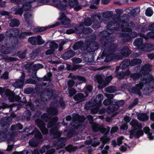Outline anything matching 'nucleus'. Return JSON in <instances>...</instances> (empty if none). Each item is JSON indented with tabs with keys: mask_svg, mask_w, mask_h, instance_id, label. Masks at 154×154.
<instances>
[{
	"mask_svg": "<svg viewBox=\"0 0 154 154\" xmlns=\"http://www.w3.org/2000/svg\"><path fill=\"white\" fill-rule=\"evenodd\" d=\"M41 118L46 122H48L51 119V115L48 113H44L41 116Z\"/></svg>",
	"mask_w": 154,
	"mask_h": 154,
	"instance_id": "nucleus-40",
	"label": "nucleus"
},
{
	"mask_svg": "<svg viewBox=\"0 0 154 154\" xmlns=\"http://www.w3.org/2000/svg\"><path fill=\"white\" fill-rule=\"evenodd\" d=\"M153 89V88L152 87H146V88H145L144 89L143 93L146 95H149L152 91Z\"/></svg>",
	"mask_w": 154,
	"mask_h": 154,
	"instance_id": "nucleus-47",
	"label": "nucleus"
},
{
	"mask_svg": "<svg viewBox=\"0 0 154 154\" xmlns=\"http://www.w3.org/2000/svg\"><path fill=\"white\" fill-rule=\"evenodd\" d=\"M153 11L151 8L149 7L147 8L146 10L145 14L147 17H151L153 14Z\"/></svg>",
	"mask_w": 154,
	"mask_h": 154,
	"instance_id": "nucleus-45",
	"label": "nucleus"
},
{
	"mask_svg": "<svg viewBox=\"0 0 154 154\" xmlns=\"http://www.w3.org/2000/svg\"><path fill=\"white\" fill-rule=\"evenodd\" d=\"M35 91L33 88L31 87H28L24 89V92L25 94H34Z\"/></svg>",
	"mask_w": 154,
	"mask_h": 154,
	"instance_id": "nucleus-42",
	"label": "nucleus"
},
{
	"mask_svg": "<svg viewBox=\"0 0 154 154\" xmlns=\"http://www.w3.org/2000/svg\"><path fill=\"white\" fill-rule=\"evenodd\" d=\"M85 94L87 96L89 93L91 92L93 89V86L91 84L86 85L85 88Z\"/></svg>",
	"mask_w": 154,
	"mask_h": 154,
	"instance_id": "nucleus-32",
	"label": "nucleus"
},
{
	"mask_svg": "<svg viewBox=\"0 0 154 154\" xmlns=\"http://www.w3.org/2000/svg\"><path fill=\"white\" fill-rule=\"evenodd\" d=\"M57 102L56 101H52L51 103V106L48 107L46 111L51 116H54L58 112V109L55 107H57Z\"/></svg>",
	"mask_w": 154,
	"mask_h": 154,
	"instance_id": "nucleus-12",
	"label": "nucleus"
},
{
	"mask_svg": "<svg viewBox=\"0 0 154 154\" xmlns=\"http://www.w3.org/2000/svg\"><path fill=\"white\" fill-rule=\"evenodd\" d=\"M61 22L62 25H67L70 24L71 21L70 19L66 17V18L61 21Z\"/></svg>",
	"mask_w": 154,
	"mask_h": 154,
	"instance_id": "nucleus-57",
	"label": "nucleus"
},
{
	"mask_svg": "<svg viewBox=\"0 0 154 154\" xmlns=\"http://www.w3.org/2000/svg\"><path fill=\"white\" fill-rule=\"evenodd\" d=\"M77 91L73 88H70L69 90V96L71 97L73 96L74 94L76 93Z\"/></svg>",
	"mask_w": 154,
	"mask_h": 154,
	"instance_id": "nucleus-63",
	"label": "nucleus"
},
{
	"mask_svg": "<svg viewBox=\"0 0 154 154\" xmlns=\"http://www.w3.org/2000/svg\"><path fill=\"white\" fill-rule=\"evenodd\" d=\"M58 120V118L57 116H55L51 119L48 122L47 124V127L48 128H59L60 123H57Z\"/></svg>",
	"mask_w": 154,
	"mask_h": 154,
	"instance_id": "nucleus-14",
	"label": "nucleus"
},
{
	"mask_svg": "<svg viewBox=\"0 0 154 154\" xmlns=\"http://www.w3.org/2000/svg\"><path fill=\"white\" fill-rule=\"evenodd\" d=\"M39 54V50L35 49L33 50L29 55L31 59H34L37 57Z\"/></svg>",
	"mask_w": 154,
	"mask_h": 154,
	"instance_id": "nucleus-39",
	"label": "nucleus"
},
{
	"mask_svg": "<svg viewBox=\"0 0 154 154\" xmlns=\"http://www.w3.org/2000/svg\"><path fill=\"white\" fill-rule=\"evenodd\" d=\"M32 14H31L27 12L24 14V17L25 20L27 22L29 23V19L31 17Z\"/></svg>",
	"mask_w": 154,
	"mask_h": 154,
	"instance_id": "nucleus-56",
	"label": "nucleus"
},
{
	"mask_svg": "<svg viewBox=\"0 0 154 154\" xmlns=\"http://www.w3.org/2000/svg\"><path fill=\"white\" fill-rule=\"evenodd\" d=\"M59 103L60 106L63 109H64L66 107V104L63 100L62 98H60L59 101Z\"/></svg>",
	"mask_w": 154,
	"mask_h": 154,
	"instance_id": "nucleus-59",
	"label": "nucleus"
},
{
	"mask_svg": "<svg viewBox=\"0 0 154 154\" xmlns=\"http://www.w3.org/2000/svg\"><path fill=\"white\" fill-rule=\"evenodd\" d=\"M113 12L110 11H107L106 12H103V17L107 19L111 18L113 15Z\"/></svg>",
	"mask_w": 154,
	"mask_h": 154,
	"instance_id": "nucleus-34",
	"label": "nucleus"
},
{
	"mask_svg": "<svg viewBox=\"0 0 154 154\" xmlns=\"http://www.w3.org/2000/svg\"><path fill=\"white\" fill-rule=\"evenodd\" d=\"M115 91V88L112 86H110L106 88V92L112 93Z\"/></svg>",
	"mask_w": 154,
	"mask_h": 154,
	"instance_id": "nucleus-49",
	"label": "nucleus"
},
{
	"mask_svg": "<svg viewBox=\"0 0 154 154\" xmlns=\"http://www.w3.org/2000/svg\"><path fill=\"white\" fill-rule=\"evenodd\" d=\"M35 124L39 128L45 125L44 122L42 120L38 119L35 121Z\"/></svg>",
	"mask_w": 154,
	"mask_h": 154,
	"instance_id": "nucleus-36",
	"label": "nucleus"
},
{
	"mask_svg": "<svg viewBox=\"0 0 154 154\" xmlns=\"http://www.w3.org/2000/svg\"><path fill=\"white\" fill-rule=\"evenodd\" d=\"M114 102L115 104H112L107 107V112L108 113H111L119 109V106H122L125 103L123 100H115Z\"/></svg>",
	"mask_w": 154,
	"mask_h": 154,
	"instance_id": "nucleus-7",
	"label": "nucleus"
},
{
	"mask_svg": "<svg viewBox=\"0 0 154 154\" xmlns=\"http://www.w3.org/2000/svg\"><path fill=\"white\" fill-rule=\"evenodd\" d=\"M37 37L32 36L29 37L28 39V41L32 45H37Z\"/></svg>",
	"mask_w": 154,
	"mask_h": 154,
	"instance_id": "nucleus-37",
	"label": "nucleus"
},
{
	"mask_svg": "<svg viewBox=\"0 0 154 154\" xmlns=\"http://www.w3.org/2000/svg\"><path fill=\"white\" fill-rule=\"evenodd\" d=\"M9 78V73L7 71H5L3 75L0 77V79H4L5 80L8 79Z\"/></svg>",
	"mask_w": 154,
	"mask_h": 154,
	"instance_id": "nucleus-58",
	"label": "nucleus"
},
{
	"mask_svg": "<svg viewBox=\"0 0 154 154\" xmlns=\"http://www.w3.org/2000/svg\"><path fill=\"white\" fill-rule=\"evenodd\" d=\"M45 126L46 125H45L39 128L41 132L43 134H47L48 133V130L46 128Z\"/></svg>",
	"mask_w": 154,
	"mask_h": 154,
	"instance_id": "nucleus-55",
	"label": "nucleus"
},
{
	"mask_svg": "<svg viewBox=\"0 0 154 154\" xmlns=\"http://www.w3.org/2000/svg\"><path fill=\"white\" fill-rule=\"evenodd\" d=\"M146 51L151 52L154 50V45L150 43L144 45L143 48Z\"/></svg>",
	"mask_w": 154,
	"mask_h": 154,
	"instance_id": "nucleus-28",
	"label": "nucleus"
},
{
	"mask_svg": "<svg viewBox=\"0 0 154 154\" xmlns=\"http://www.w3.org/2000/svg\"><path fill=\"white\" fill-rule=\"evenodd\" d=\"M142 62V60L138 58H134L131 60V66H133L136 65H140Z\"/></svg>",
	"mask_w": 154,
	"mask_h": 154,
	"instance_id": "nucleus-31",
	"label": "nucleus"
},
{
	"mask_svg": "<svg viewBox=\"0 0 154 154\" xmlns=\"http://www.w3.org/2000/svg\"><path fill=\"white\" fill-rule=\"evenodd\" d=\"M49 0H37V4L35 6V7L40 6L42 4H46L48 2Z\"/></svg>",
	"mask_w": 154,
	"mask_h": 154,
	"instance_id": "nucleus-53",
	"label": "nucleus"
},
{
	"mask_svg": "<svg viewBox=\"0 0 154 154\" xmlns=\"http://www.w3.org/2000/svg\"><path fill=\"white\" fill-rule=\"evenodd\" d=\"M144 86L143 83L141 82L139 84H136L135 86L131 88V91H129V92L141 96V90Z\"/></svg>",
	"mask_w": 154,
	"mask_h": 154,
	"instance_id": "nucleus-16",
	"label": "nucleus"
},
{
	"mask_svg": "<svg viewBox=\"0 0 154 154\" xmlns=\"http://www.w3.org/2000/svg\"><path fill=\"white\" fill-rule=\"evenodd\" d=\"M72 61L74 63H79L82 62V60L79 57H74L72 59Z\"/></svg>",
	"mask_w": 154,
	"mask_h": 154,
	"instance_id": "nucleus-60",
	"label": "nucleus"
},
{
	"mask_svg": "<svg viewBox=\"0 0 154 154\" xmlns=\"http://www.w3.org/2000/svg\"><path fill=\"white\" fill-rule=\"evenodd\" d=\"M137 33L135 32H134L130 34L125 32H121L120 34V35L121 37H123L122 40L123 42L125 43L131 42L132 38H134L137 36Z\"/></svg>",
	"mask_w": 154,
	"mask_h": 154,
	"instance_id": "nucleus-9",
	"label": "nucleus"
},
{
	"mask_svg": "<svg viewBox=\"0 0 154 154\" xmlns=\"http://www.w3.org/2000/svg\"><path fill=\"white\" fill-rule=\"evenodd\" d=\"M90 42L89 44L84 43L82 41H78L76 42L73 45L72 48L75 50L80 49L81 51H84L89 48L91 46Z\"/></svg>",
	"mask_w": 154,
	"mask_h": 154,
	"instance_id": "nucleus-10",
	"label": "nucleus"
},
{
	"mask_svg": "<svg viewBox=\"0 0 154 154\" xmlns=\"http://www.w3.org/2000/svg\"><path fill=\"white\" fill-rule=\"evenodd\" d=\"M122 63L124 66L128 67L129 65L131 66V60L129 59H126L123 60Z\"/></svg>",
	"mask_w": 154,
	"mask_h": 154,
	"instance_id": "nucleus-61",
	"label": "nucleus"
},
{
	"mask_svg": "<svg viewBox=\"0 0 154 154\" xmlns=\"http://www.w3.org/2000/svg\"><path fill=\"white\" fill-rule=\"evenodd\" d=\"M76 32L77 33H82L88 34L92 32V29L89 27L85 28L84 26H80L75 28Z\"/></svg>",
	"mask_w": 154,
	"mask_h": 154,
	"instance_id": "nucleus-13",
	"label": "nucleus"
},
{
	"mask_svg": "<svg viewBox=\"0 0 154 154\" xmlns=\"http://www.w3.org/2000/svg\"><path fill=\"white\" fill-rule=\"evenodd\" d=\"M19 31L17 29H10L9 31H7L5 34L6 36L11 37H13L14 41H11L12 45L16 46L17 45L18 41L16 36L19 35Z\"/></svg>",
	"mask_w": 154,
	"mask_h": 154,
	"instance_id": "nucleus-8",
	"label": "nucleus"
},
{
	"mask_svg": "<svg viewBox=\"0 0 154 154\" xmlns=\"http://www.w3.org/2000/svg\"><path fill=\"white\" fill-rule=\"evenodd\" d=\"M30 6L29 7H27L25 5L23 4L22 8L15 9V14L19 15L21 16L24 11H28L30 10Z\"/></svg>",
	"mask_w": 154,
	"mask_h": 154,
	"instance_id": "nucleus-20",
	"label": "nucleus"
},
{
	"mask_svg": "<svg viewBox=\"0 0 154 154\" xmlns=\"http://www.w3.org/2000/svg\"><path fill=\"white\" fill-rule=\"evenodd\" d=\"M103 96L101 94L97 95L94 99V103L97 105H100L103 100Z\"/></svg>",
	"mask_w": 154,
	"mask_h": 154,
	"instance_id": "nucleus-25",
	"label": "nucleus"
},
{
	"mask_svg": "<svg viewBox=\"0 0 154 154\" xmlns=\"http://www.w3.org/2000/svg\"><path fill=\"white\" fill-rule=\"evenodd\" d=\"M131 52V50L127 46H124L121 51V54L123 57H128L130 55Z\"/></svg>",
	"mask_w": 154,
	"mask_h": 154,
	"instance_id": "nucleus-23",
	"label": "nucleus"
},
{
	"mask_svg": "<svg viewBox=\"0 0 154 154\" xmlns=\"http://www.w3.org/2000/svg\"><path fill=\"white\" fill-rule=\"evenodd\" d=\"M130 124L131 126L132 129L130 131L129 138L131 139L134 137L135 138L139 139L143 135V130H141L143 127L141 123H139L136 119H132Z\"/></svg>",
	"mask_w": 154,
	"mask_h": 154,
	"instance_id": "nucleus-4",
	"label": "nucleus"
},
{
	"mask_svg": "<svg viewBox=\"0 0 154 154\" xmlns=\"http://www.w3.org/2000/svg\"><path fill=\"white\" fill-rule=\"evenodd\" d=\"M75 52L72 50L67 51L65 52L62 56V58L65 60H67L72 57L75 56Z\"/></svg>",
	"mask_w": 154,
	"mask_h": 154,
	"instance_id": "nucleus-17",
	"label": "nucleus"
},
{
	"mask_svg": "<svg viewBox=\"0 0 154 154\" xmlns=\"http://www.w3.org/2000/svg\"><path fill=\"white\" fill-rule=\"evenodd\" d=\"M129 19L130 16L126 14H123L121 17L114 16L112 20L108 23L105 30L100 33V35L103 37L109 36L120 27L122 29L121 31L124 32H131L132 29L128 27L129 23L128 21Z\"/></svg>",
	"mask_w": 154,
	"mask_h": 154,
	"instance_id": "nucleus-1",
	"label": "nucleus"
},
{
	"mask_svg": "<svg viewBox=\"0 0 154 154\" xmlns=\"http://www.w3.org/2000/svg\"><path fill=\"white\" fill-rule=\"evenodd\" d=\"M64 2H67L68 6L70 8H73L76 11H78L82 9L81 5H79L78 1L77 0H64Z\"/></svg>",
	"mask_w": 154,
	"mask_h": 154,
	"instance_id": "nucleus-11",
	"label": "nucleus"
},
{
	"mask_svg": "<svg viewBox=\"0 0 154 154\" xmlns=\"http://www.w3.org/2000/svg\"><path fill=\"white\" fill-rule=\"evenodd\" d=\"M37 44L38 45H42L45 43V41L42 38L40 35H38L37 36Z\"/></svg>",
	"mask_w": 154,
	"mask_h": 154,
	"instance_id": "nucleus-50",
	"label": "nucleus"
},
{
	"mask_svg": "<svg viewBox=\"0 0 154 154\" xmlns=\"http://www.w3.org/2000/svg\"><path fill=\"white\" fill-rule=\"evenodd\" d=\"M93 103L89 101L87 102L85 106V109L86 110H91L93 106Z\"/></svg>",
	"mask_w": 154,
	"mask_h": 154,
	"instance_id": "nucleus-43",
	"label": "nucleus"
},
{
	"mask_svg": "<svg viewBox=\"0 0 154 154\" xmlns=\"http://www.w3.org/2000/svg\"><path fill=\"white\" fill-rule=\"evenodd\" d=\"M134 45L140 48H143L144 44H143V38H138L136 39L134 42Z\"/></svg>",
	"mask_w": 154,
	"mask_h": 154,
	"instance_id": "nucleus-24",
	"label": "nucleus"
},
{
	"mask_svg": "<svg viewBox=\"0 0 154 154\" xmlns=\"http://www.w3.org/2000/svg\"><path fill=\"white\" fill-rule=\"evenodd\" d=\"M48 28H50L49 26L45 27H37L34 28L33 31L35 32H40L44 31Z\"/></svg>",
	"mask_w": 154,
	"mask_h": 154,
	"instance_id": "nucleus-35",
	"label": "nucleus"
},
{
	"mask_svg": "<svg viewBox=\"0 0 154 154\" xmlns=\"http://www.w3.org/2000/svg\"><path fill=\"white\" fill-rule=\"evenodd\" d=\"M49 47L51 49H54V51H55V50L58 47V45L54 41H52L49 44Z\"/></svg>",
	"mask_w": 154,
	"mask_h": 154,
	"instance_id": "nucleus-41",
	"label": "nucleus"
},
{
	"mask_svg": "<svg viewBox=\"0 0 154 154\" xmlns=\"http://www.w3.org/2000/svg\"><path fill=\"white\" fill-rule=\"evenodd\" d=\"M146 75H147V78L143 77L142 79H141V82L144 85L150 83L152 81H154V78L151 74L149 73Z\"/></svg>",
	"mask_w": 154,
	"mask_h": 154,
	"instance_id": "nucleus-22",
	"label": "nucleus"
},
{
	"mask_svg": "<svg viewBox=\"0 0 154 154\" xmlns=\"http://www.w3.org/2000/svg\"><path fill=\"white\" fill-rule=\"evenodd\" d=\"M124 72L122 71L117 72L115 75V76L118 77V79H125V76L124 75Z\"/></svg>",
	"mask_w": 154,
	"mask_h": 154,
	"instance_id": "nucleus-48",
	"label": "nucleus"
},
{
	"mask_svg": "<svg viewBox=\"0 0 154 154\" xmlns=\"http://www.w3.org/2000/svg\"><path fill=\"white\" fill-rule=\"evenodd\" d=\"M30 134H34V136L29 140V145L32 147H37L41 142V140L43 138L42 135L37 128L33 130Z\"/></svg>",
	"mask_w": 154,
	"mask_h": 154,
	"instance_id": "nucleus-6",
	"label": "nucleus"
},
{
	"mask_svg": "<svg viewBox=\"0 0 154 154\" xmlns=\"http://www.w3.org/2000/svg\"><path fill=\"white\" fill-rule=\"evenodd\" d=\"M141 77V74L139 72H137L131 74L130 75V78L132 79L133 81H136Z\"/></svg>",
	"mask_w": 154,
	"mask_h": 154,
	"instance_id": "nucleus-33",
	"label": "nucleus"
},
{
	"mask_svg": "<svg viewBox=\"0 0 154 154\" xmlns=\"http://www.w3.org/2000/svg\"><path fill=\"white\" fill-rule=\"evenodd\" d=\"M36 83V82L35 80H33L31 79H27L25 82L26 84H35Z\"/></svg>",
	"mask_w": 154,
	"mask_h": 154,
	"instance_id": "nucleus-62",
	"label": "nucleus"
},
{
	"mask_svg": "<svg viewBox=\"0 0 154 154\" xmlns=\"http://www.w3.org/2000/svg\"><path fill=\"white\" fill-rule=\"evenodd\" d=\"M20 23L19 21L18 20L15 19L11 21L10 25V26L12 27L17 26L20 25Z\"/></svg>",
	"mask_w": 154,
	"mask_h": 154,
	"instance_id": "nucleus-44",
	"label": "nucleus"
},
{
	"mask_svg": "<svg viewBox=\"0 0 154 154\" xmlns=\"http://www.w3.org/2000/svg\"><path fill=\"white\" fill-rule=\"evenodd\" d=\"M101 140L102 143L105 144L108 143L110 141V139L106 136H103L101 138Z\"/></svg>",
	"mask_w": 154,
	"mask_h": 154,
	"instance_id": "nucleus-51",
	"label": "nucleus"
},
{
	"mask_svg": "<svg viewBox=\"0 0 154 154\" xmlns=\"http://www.w3.org/2000/svg\"><path fill=\"white\" fill-rule=\"evenodd\" d=\"M24 83V80L22 79H17L15 82L17 87L20 88H21L23 86Z\"/></svg>",
	"mask_w": 154,
	"mask_h": 154,
	"instance_id": "nucleus-38",
	"label": "nucleus"
},
{
	"mask_svg": "<svg viewBox=\"0 0 154 154\" xmlns=\"http://www.w3.org/2000/svg\"><path fill=\"white\" fill-rule=\"evenodd\" d=\"M149 118V116L145 113H140L137 115V119L143 121H147L148 120Z\"/></svg>",
	"mask_w": 154,
	"mask_h": 154,
	"instance_id": "nucleus-29",
	"label": "nucleus"
},
{
	"mask_svg": "<svg viewBox=\"0 0 154 154\" xmlns=\"http://www.w3.org/2000/svg\"><path fill=\"white\" fill-rule=\"evenodd\" d=\"M26 2L23 4L27 7H29L30 6L31 8H32L31 4L35 2H37V0H26Z\"/></svg>",
	"mask_w": 154,
	"mask_h": 154,
	"instance_id": "nucleus-46",
	"label": "nucleus"
},
{
	"mask_svg": "<svg viewBox=\"0 0 154 154\" xmlns=\"http://www.w3.org/2000/svg\"><path fill=\"white\" fill-rule=\"evenodd\" d=\"M47 96L48 98H52L54 95V91L53 89L50 88H46L44 90V94L43 96Z\"/></svg>",
	"mask_w": 154,
	"mask_h": 154,
	"instance_id": "nucleus-27",
	"label": "nucleus"
},
{
	"mask_svg": "<svg viewBox=\"0 0 154 154\" xmlns=\"http://www.w3.org/2000/svg\"><path fill=\"white\" fill-rule=\"evenodd\" d=\"M113 78L112 75H109L106 77L104 80L105 84L106 85V87L108 85L109 83L111 82Z\"/></svg>",
	"mask_w": 154,
	"mask_h": 154,
	"instance_id": "nucleus-52",
	"label": "nucleus"
},
{
	"mask_svg": "<svg viewBox=\"0 0 154 154\" xmlns=\"http://www.w3.org/2000/svg\"><path fill=\"white\" fill-rule=\"evenodd\" d=\"M151 66L149 64H145L143 67L141 68L140 65L137 66L135 67V70L140 69L141 71L143 74L146 75V74H148L151 71Z\"/></svg>",
	"mask_w": 154,
	"mask_h": 154,
	"instance_id": "nucleus-15",
	"label": "nucleus"
},
{
	"mask_svg": "<svg viewBox=\"0 0 154 154\" xmlns=\"http://www.w3.org/2000/svg\"><path fill=\"white\" fill-rule=\"evenodd\" d=\"M91 19L88 17L85 21L84 24L86 26H91L92 23L93 24L92 26V28L94 29H97L101 27L100 23V21L101 19V17L100 15L95 14L92 15Z\"/></svg>",
	"mask_w": 154,
	"mask_h": 154,
	"instance_id": "nucleus-5",
	"label": "nucleus"
},
{
	"mask_svg": "<svg viewBox=\"0 0 154 154\" xmlns=\"http://www.w3.org/2000/svg\"><path fill=\"white\" fill-rule=\"evenodd\" d=\"M103 49L102 54H100L97 57L95 64L102 65L103 62L108 63L110 61V59H109L107 57L109 56L112 55L114 54L117 49V45L116 44L112 43L108 40H106L103 43Z\"/></svg>",
	"mask_w": 154,
	"mask_h": 154,
	"instance_id": "nucleus-2",
	"label": "nucleus"
},
{
	"mask_svg": "<svg viewBox=\"0 0 154 154\" xmlns=\"http://www.w3.org/2000/svg\"><path fill=\"white\" fill-rule=\"evenodd\" d=\"M113 101L112 100H111L109 99H106L104 100L103 101V104L105 106L109 105L112 104Z\"/></svg>",
	"mask_w": 154,
	"mask_h": 154,
	"instance_id": "nucleus-54",
	"label": "nucleus"
},
{
	"mask_svg": "<svg viewBox=\"0 0 154 154\" xmlns=\"http://www.w3.org/2000/svg\"><path fill=\"white\" fill-rule=\"evenodd\" d=\"M64 0H60L57 4V5L59 9L61 11H64L66 10V7L68 6L67 2H65Z\"/></svg>",
	"mask_w": 154,
	"mask_h": 154,
	"instance_id": "nucleus-26",
	"label": "nucleus"
},
{
	"mask_svg": "<svg viewBox=\"0 0 154 154\" xmlns=\"http://www.w3.org/2000/svg\"><path fill=\"white\" fill-rule=\"evenodd\" d=\"M96 79L99 85L98 86L99 89H102L106 87V85L105 84L104 80L103 79L102 76L100 75H97L96 77Z\"/></svg>",
	"mask_w": 154,
	"mask_h": 154,
	"instance_id": "nucleus-21",
	"label": "nucleus"
},
{
	"mask_svg": "<svg viewBox=\"0 0 154 154\" xmlns=\"http://www.w3.org/2000/svg\"><path fill=\"white\" fill-rule=\"evenodd\" d=\"M73 99L77 103H79L85 100V97L83 94L79 93L74 96Z\"/></svg>",
	"mask_w": 154,
	"mask_h": 154,
	"instance_id": "nucleus-19",
	"label": "nucleus"
},
{
	"mask_svg": "<svg viewBox=\"0 0 154 154\" xmlns=\"http://www.w3.org/2000/svg\"><path fill=\"white\" fill-rule=\"evenodd\" d=\"M91 46H89L88 49L85 50L86 52H83L82 54V56L84 60L89 64H92L94 61V54L95 51L99 48V44L96 41L90 42Z\"/></svg>",
	"mask_w": 154,
	"mask_h": 154,
	"instance_id": "nucleus-3",
	"label": "nucleus"
},
{
	"mask_svg": "<svg viewBox=\"0 0 154 154\" xmlns=\"http://www.w3.org/2000/svg\"><path fill=\"white\" fill-rule=\"evenodd\" d=\"M59 128L56 127L54 128H51L49 131V133L53 136L54 139L59 138L61 136V133L58 131Z\"/></svg>",
	"mask_w": 154,
	"mask_h": 154,
	"instance_id": "nucleus-18",
	"label": "nucleus"
},
{
	"mask_svg": "<svg viewBox=\"0 0 154 154\" xmlns=\"http://www.w3.org/2000/svg\"><path fill=\"white\" fill-rule=\"evenodd\" d=\"M75 84V82L72 80H70L68 81L67 85L68 88H72Z\"/></svg>",
	"mask_w": 154,
	"mask_h": 154,
	"instance_id": "nucleus-64",
	"label": "nucleus"
},
{
	"mask_svg": "<svg viewBox=\"0 0 154 154\" xmlns=\"http://www.w3.org/2000/svg\"><path fill=\"white\" fill-rule=\"evenodd\" d=\"M32 33L31 32H21L19 34L18 38L20 39H24L26 38L27 36L31 35L32 34Z\"/></svg>",
	"mask_w": 154,
	"mask_h": 154,
	"instance_id": "nucleus-30",
	"label": "nucleus"
}]
</instances>
